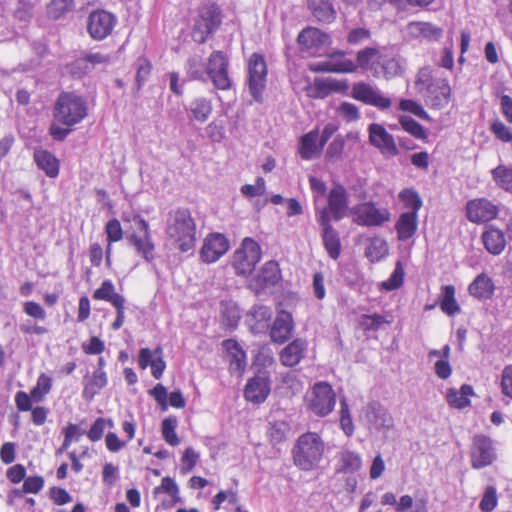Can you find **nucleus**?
Returning a JSON list of instances; mask_svg holds the SVG:
<instances>
[{
	"mask_svg": "<svg viewBox=\"0 0 512 512\" xmlns=\"http://www.w3.org/2000/svg\"><path fill=\"white\" fill-rule=\"evenodd\" d=\"M321 238L328 256L337 260L341 254V240L338 231L335 228L322 230Z\"/></svg>",
	"mask_w": 512,
	"mask_h": 512,
	"instance_id": "obj_41",
	"label": "nucleus"
},
{
	"mask_svg": "<svg viewBox=\"0 0 512 512\" xmlns=\"http://www.w3.org/2000/svg\"><path fill=\"white\" fill-rule=\"evenodd\" d=\"M335 470L338 474L347 477L360 475L363 468V460L360 453L348 447H343L336 455Z\"/></svg>",
	"mask_w": 512,
	"mask_h": 512,
	"instance_id": "obj_17",
	"label": "nucleus"
},
{
	"mask_svg": "<svg viewBox=\"0 0 512 512\" xmlns=\"http://www.w3.org/2000/svg\"><path fill=\"white\" fill-rule=\"evenodd\" d=\"M105 233L109 243L121 240L123 237V230L119 220L116 218L109 220L105 226Z\"/></svg>",
	"mask_w": 512,
	"mask_h": 512,
	"instance_id": "obj_60",
	"label": "nucleus"
},
{
	"mask_svg": "<svg viewBox=\"0 0 512 512\" xmlns=\"http://www.w3.org/2000/svg\"><path fill=\"white\" fill-rule=\"evenodd\" d=\"M498 504L497 490L494 486L489 485L483 492L482 499L479 503V509L482 512L493 511Z\"/></svg>",
	"mask_w": 512,
	"mask_h": 512,
	"instance_id": "obj_55",
	"label": "nucleus"
},
{
	"mask_svg": "<svg viewBox=\"0 0 512 512\" xmlns=\"http://www.w3.org/2000/svg\"><path fill=\"white\" fill-rule=\"evenodd\" d=\"M73 7V0H52L48 5V13L53 18H59Z\"/></svg>",
	"mask_w": 512,
	"mask_h": 512,
	"instance_id": "obj_61",
	"label": "nucleus"
},
{
	"mask_svg": "<svg viewBox=\"0 0 512 512\" xmlns=\"http://www.w3.org/2000/svg\"><path fill=\"white\" fill-rule=\"evenodd\" d=\"M364 415L370 428L376 431H388L394 425L388 409L377 401L370 402L364 409Z\"/></svg>",
	"mask_w": 512,
	"mask_h": 512,
	"instance_id": "obj_19",
	"label": "nucleus"
},
{
	"mask_svg": "<svg viewBox=\"0 0 512 512\" xmlns=\"http://www.w3.org/2000/svg\"><path fill=\"white\" fill-rule=\"evenodd\" d=\"M294 322L291 313L280 310L270 328V337L274 343L283 344L292 336Z\"/></svg>",
	"mask_w": 512,
	"mask_h": 512,
	"instance_id": "obj_24",
	"label": "nucleus"
},
{
	"mask_svg": "<svg viewBox=\"0 0 512 512\" xmlns=\"http://www.w3.org/2000/svg\"><path fill=\"white\" fill-rule=\"evenodd\" d=\"M390 322L381 314H364L361 316V327L366 332H376L382 328L384 324H389Z\"/></svg>",
	"mask_w": 512,
	"mask_h": 512,
	"instance_id": "obj_52",
	"label": "nucleus"
},
{
	"mask_svg": "<svg viewBox=\"0 0 512 512\" xmlns=\"http://www.w3.org/2000/svg\"><path fill=\"white\" fill-rule=\"evenodd\" d=\"M136 66V77H135V86L136 90L139 91L145 82L148 80V77L151 73V63L148 59L144 57H140L135 62Z\"/></svg>",
	"mask_w": 512,
	"mask_h": 512,
	"instance_id": "obj_53",
	"label": "nucleus"
},
{
	"mask_svg": "<svg viewBox=\"0 0 512 512\" xmlns=\"http://www.w3.org/2000/svg\"><path fill=\"white\" fill-rule=\"evenodd\" d=\"M502 393L512 399V365L506 366L501 376Z\"/></svg>",
	"mask_w": 512,
	"mask_h": 512,
	"instance_id": "obj_64",
	"label": "nucleus"
},
{
	"mask_svg": "<svg viewBox=\"0 0 512 512\" xmlns=\"http://www.w3.org/2000/svg\"><path fill=\"white\" fill-rule=\"evenodd\" d=\"M405 271L401 261H397L390 277L381 283V289L394 291L400 288L404 282Z\"/></svg>",
	"mask_w": 512,
	"mask_h": 512,
	"instance_id": "obj_49",
	"label": "nucleus"
},
{
	"mask_svg": "<svg viewBox=\"0 0 512 512\" xmlns=\"http://www.w3.org/2000/svg\"><path fill=\"white\" fill-rule=\"evenodd\" d=\"M117 17L106 10L92 11L87 20V32L94 40L100 41L111 35L116 24Z\"/></svg>",
	"mask_w": 512,
	"mask_h": 512,
	"instance_id": "obj_14",
	"label": "nucleus"
},
{
	"mask_svg": "<svg viewBox=\"0 0 512 512\" xmlns=\"http://www.w3.org/2000/svg\"><path fill=\"white\" fill-rule=\"evenodd\" d=\"M495 289L492 278L482 272L469 284L468 293L479 301H487L493 297Z\"/></svg>",
	"mask_w": 512,
	"mask_h": 512,
	"instance_id": "obj_26",
	"label": "nucleus"
},
{
	"mask_svg": "<svg viewBox=\"0 0 512 512\" xmlns=\"http://www.w3.org/2000/svg\"><path fill=\"white\" fill-rule=\"evenodd\" d=\"M347 87L346 84L332 79L316 78L314 83L307 88V95L314 99H324L333 91H342Z\"/></svg>",
	"mask_w": 512,
	"mask_h": 512,
	"instance_id": "obj_32",
	"label": "nucleus"
},
{
	"mask_svg": "<svg viewBox=\"0 0 512 512\" xmlns=\"http://www.w3.org/2000/svg\"><path fill=\"white\" fill-rule=\"evenodd\" d=\"M485 249L492 255H499L506 246V238L504 232L495 227L488 225L481 236Z\"/></svg>",
	"mask_w": 512,
	"mask_h": 512,
	"instance_id": "obj_27",
	"label": "nucleus"
},
{
	"mask_svg": "<svg viewBox=\"0 0 512 512\" xmlns=\"http://www.w3.org/2000/svg\"><path fill=\"white\" fill-rule=\"evenodd\" d=\"M369 142L372 146L379 149L383 154L397 155L398 149L393 136L378 123H371L368 127Z\"/></svg>",
	"mask_w": 512,
	"mask_h": 512,
	"instance_id": "obj_21",
	"label": "nucleus"
},
{
	"mask_svg": "<svg viewBox=\"0 0 512 512\" xmlns=\"http://www.w3.org/2000/svg\"><path fill=\"white\" fill-rule=\"evenodd\" d=\"M229 249L228 239L221 233L206 236L200 250V257L205 263L218 261Z\"/></svg>",
	"mask_w": 512,
	"mask_h": 512,
	"instance_id": "obj_18",
	"label": "nucleus"
},
{
	"mask_svg": "<svg viewBox=\"0 0 512 512\" xmlns=\"http://www.w3.org/2000/svg\"><path fill=\"white\" fill-rule=\"evenodd\" d=\"M260 259V245L254 239L246 237L233 255V266L236 274L241 276L250 274Z\"/></svg>",
	"mask_w": 512,
	"mask_h": 512,
	"instance_id": "obj_8",
	"label": "nucleus"
},
{
	"mask_svg": "<svg viewBox=\"0 0 512 512\" xmlns=\"http://www.w3.org/2000/svg\"><path fill=\"white\" fill-rule=\"evenodd\" d=\"M93 299L109 302L116 310V318L111 324L114 331L119 330L125 322V298L115 292V286L111 280H104L100 287L93 293Z\"/></svg>",
	"mask_w": 512,
	"mask_h": 512,
	"instance_id": "obj_12",
	"label": "nucleus"
},
{
	"mask_svg": "<svg viewBox=\"0 0 512 512\" xmlns=\"http://www.w3.org/2000/svg\"><path fill=\"white\" fill-rule=\"evenodd\" d=\"M418 229V214L415 212H402L396 223L395 230L399 241L405 242L411 239Z\"/></svg>",
	"mask_w": 512,
	"mask_h": 512,
	"instance_id": "obj_29",
	"label": "nucleus"
},
{
	"mask_svg": "<svg viewBox=\"0 0 512 512\" xmlns=\"http://www.w3.org/2000/svg\"><path fill=\"white\" fill-rule=\"evenodd\" d=\"M108 61V57L101 53H87L83 58L78 59L74 63V68L81 69V73H86L90 67L89 64L95 65V64H102Z\"/></svg>",
	"mask_w": 512,
	"mask_h": 512,
	"instance_id": "obj_54",
	"label": "nucleus"
},
{
	"mask_svg": "<svg viewBox=\"0 0 512 512\" xmlns=\"http://www.w3.org/2000/svg\"><path fill=\"white\" fill-rule=\"evenodd\" d=\"M308 7L317 21L331 23L336 18V10L331 0H307Z\"/></svg>",
	"mask_w": 512,
	"mask_h": 512,
	"instance_id": "obj_37",
	"label": "nucleus"
},
{
	"mask_svg": "<svg viewBox=\"0 0 512 512\" xmlns=\"http://www.w3.org/2000/svg\"><path fill=\"white\" fill-rule=\"evenodd\" d=\"M353 221L360 226L378 227L390 221L391 213L385 207H377L374 202H363L352 209Z\"/></svg>",
	"mask_w": 512,
	"mask_h": 512,
	"instance_id": "obj_11",
	"label": "nucleus"
},
{
	"mask_svg": "<svg viewBox=\"0 0 512 512\" xmlns=\"http://www.w3.org/2000/svg\"><path fill=\"white\" fill-rule=\"evenodd\" d=\"M281 279L282 274L278 262L270 260L263 264L260 270L250 279L248 288L259 296L274 288Z\"/></svg>",
	"mask_w": 512,
	"mask_h": 512,
	"instance_id": "obj_10",
	"label": "nucleus"
},
{
	"mask_svg": "<svg viewBox=\"0 0 512 512\" xmlns=\"http://www.w3.org/2000/svg\"><path fill=\"white\" fill-rule=\"evenodd\" d=\"M267 82V65L263 55L253 53L247 65V85L254 101H263V92Z\"/></svg>",
	"mask_w": 512,
	"mask_h": 512,
	"instance_id": "obj_7",
	"label": "nucleus"
},
{
	"mask_svg": "<svg viewBox=\"0 0 512 512\" xmlns=\"http://www.w3.org/2000/svg\"><path fill=\"white\" fill-rule=\"evenodd\" d=\"M177 425L178 421L175 416L166 417L161 424L162 437L171 446H177L180 442L176 434Z\"/></svg>",
	"mask_w": 512,
	"mask_h": 512,
	"instance_id": "obj_50",
	"label": "nucleus"
},
{
	"mask_svg": "<svg viewBox=\"0 0 512 512\" xmlns=\"http://www.w3.org/2000/svg\"><path fill=\"white\" fill-rule=\"evenodd\" d=\"M199 459V454L191 447L185 449L182 458L180 469L183 473L191 471Z\"/></svg>",
	"mask_w": 512,
	"mask_h": 512,
	"instance_id": "obj_62",
	"label": "nucleus"
},
{
	"mask_svg": "<svg viewBox=\"0 0 512 512\" xmlns=\"http://www.w3.org/2000/svg\"><path fill=\"white\" fill-rule=\"evenodd\" d=\"M34 161L38 169L49 178H56L59 174V160L50 151L38 148L34 150Z\"/></svg>",
	"mask_w": 512,
	"mask_h": 512,
	"instance_id": "obj_30",
	"label": "nucleus"
},
{
	"mask_svg": "<svg viewBox=\"0 0 512 512\" xmlns=\"http://www.w3.org/2000/svg\"><path fill=\"white\" fill-rule=\"evenodd\" d=\"M399 65L395 59L378 56L370 67L373 75L377 78H390L397 73Z\"/></svg>",
	"mask_w": 512,
	"mask_h": 512,
	"instance_id": "obj_43",
	"label": "nucleus"
},
{
	"mask_svg": "<svg viewBox=\"0 0 512 512\" xmlns=\"http://www.w3.org/2000/svg\"><path fill=\"white\" fill-rule=\"evenodd\" d=\"M88 115L86 99L74 92H61L53 107L54 121L49 127V133L56 141H63L72 132V128L81 123Z\"/></svg>",
	"mask_w": 512,
	"mask_h": 512,
	"instance_id": "obj_1",
	"label": "nucleus"
},
{
	"mask_svg": "<svg viewBox=\"0 0 512 512\" xmlns=\"http://www.w3.org/2000/svg\"><path fill=\"white\" fill-rule=\"evenodd\" d=\"M388 254L387 242L382 238H373L366 248L365 255L371 262H378Z\"/></svg>",
	"mask_w": 512,
	"mask_h": 512,
	"instance_id": "obj_48",
	"label": "nucleus"
},
{
	"mask_svg": "<svg viewBox=\"0 0 512 512\" xmlns=\"http://www.w3.org/2000/svg\"><path fill=\"white\" fill-rule=\"evenodd\" d=\"M321 151L318 129H313L300 137L298 153L303 160H311Z\"/></svg>",
	"mask_w": 512,
	"mask_h": 512,
	"instance_id": "obj_31",
	"label": "nucleus"
},
{
	"mask_svg": "<svg viewBox=\"0 0 512 512\" xmlns=\"http://www.w3.org/2000/svg\"><path fill=\"white\" fill-rule=\"evenodd\" d=\"M498 207L488 199L479 198L468 201L466 214L473 223L487 222L497 217Z\"/></svg>",
	"mask_w": 512,
	"mask_h": 512,
	"instance_id": "obj_20",
	"label": "nucleus"
},
{
	"mask_svg": "<svg viewBox=\"0 0 512 512\" xmlns=\"http://www.w3.org/2000/svg\"><path fill=\"white\" fill-rule=\"evenodd\" d=\"M399 123L403 130L411 134L413 137L421 140L427 138V132L425 128L411 116H400Z\"/></svg>",
	"mask_w": 512,
	"mask_h": 512,
	"instance_id": "obj_51",
	"label": "nucleus"
},
{
	"mask_svg": "<svg viewBox=\"0 0 512 512\" xmlns=\"http://www.w3.org/2000/svg\"><path fill=\"white\" fill-rule=\"evenodd\" d=\"M402 111L410 112L422 120H430L428 113L422 105L412 99H402L399 104Z\"/></svg>",
	"mask_w": 512,
	"mask_h": 512,
	"instance_id": "obj_59",
	"label": "nucleus"
},
{
	"mask_svg": "<svg viewBox=\"0 0 512 512\" xmlns=\"http://www.w3.org/2000/svg\"><path fill=\"white\" fill-rule=\"evenodd\" d=\"M446 398L449 405L457 409H462L470 405L469 398H466L460 391L454 388L447 391Z\"/></svg>",
	"mask_w": 512,
	"mask_h": 512,
	"instance_id": "obj_63",
	"label": "nucleus"
},
{
	"mask_svg": "<svg viewBox=\"0 0 512 512\" xmlns=\"http://www.w3.org/2000/svg\"><path fill=\"white\" fill-rule=\"evenodd\" d=\"M207 79H210L218 90H229L232 79L229 75V58L222 51H213L207 61Z\"/></svg>",
	"mask_w": 512,
	"mask_h": 512,
	"instance_id": "obj_9",
	"label": "nucleus"
},
{
	"mask_svg": "<svg viewBox=\"0 0 512 512\" xmlns=\"http://www.w3.org/2000/svg\"><path fill=\"white\" fill-rule=\"evenodd\" d=\"M407 31L413 38L430 42L438 41L443 35V30L430 22H410Z\"/></svg>",
	"mask_w": 512,
	"mask_h": 512,
	"instance_id": "obj_28",
	"label": "nucleus"
},
{
	"mask_svg": "<svg viewBox=\"0 0 512 512\" xmlns=\"http://www.w3.org/2000/svg\"><path fill=\"white\" fill-rule=\"evenodd\" d=\"M470 456L473 468L479 469L491 465L497 456L492 439L483 434L475 435Z\"/></svg>",
	"mask_w": 512,
	"mask_h": 512,
	"instance_id": "obj_15",
	"label": "nucleus"
},
{
	"mask_svg": "<svg viewBox=\"0 0 512 512\" xmlns=\"http://www.w3.org/2000/svg\"><path fill=\"white\" fill-rule=\"evenodd\" d=\"M378 50L374 47H366L357 53V64L350 59H327L317 64L315 70L321 72L351 73L357 67L367 69L378 57Z\"/></svg>",
	"mask_w": 512,
	"mask_h": 512,
	"instance_id": "obj_5",
	"label": "nucleus"
},
{
	"mask_svg": "<svg viewBox=\"0 0 512 512\" xmlns=\"http://www.w3.org/2000/svg\"><path fill=\"white\" fill-rule=\"evenodd\" d=\"M106 425L113 427V421L102 417L97 418L87 432L89 440L92 442L99 441L103 437Z\"/></svg>",
	"mask_w": 512,
	"mask_h": 512,
	"instance_id": "obj_58",
	"label": "nucleus"
},
{
	"mask_svg": "<svg viewBox=\"0 0 512 512\" xmlns=\"http://www.w3.org/2000/svg\"><path fill=\"white\" fill-rule=\"evenodd\" d=\"M325 450L321 436L315 432H306L299 436L292 450L294 464L303 471L318 467Z\"/></svg>",
	"mask_w": 512,
	"mask_h": 512,
	"instance_id": "obj_3",
	"label": "nucleus"
},
{
	"mask_svg": "<svg viewBox=\"0 0 512 512\" xmlns=\"http://www.w3.org/2000/svg\"><path fill=\"white\" fill-rule=\"evenodd\" d=\"M129 240L136 248L138 254H140L146 262L153 261L155 245L152 241L151 234L141 236L133 233Z\"/></svg>",
	"mask_w": 512,
	"mask_h": 512,
	"instance_id": "obj_42",
	"label": "nucleus"
},
{
	"mask_svg": "<svg viewBox=\"0 0 512 512\" xmlns=\"http://www.w3.org/2000/svg\"><path fill=\"white\" fill-rule=\"evenodd\" d=\"M212 101L204 96L195 97L186 106V111L191 120L204 123L212 113Z\"/></svg>",
	"mask_w": 512,
	"mask_h": 512,
	"instance_id": "obj_33",
	"label": "nucleus"
},
{
	"mask_svg": "<svg viewBox=\"0 0 512 512\" xmlns=\"http://www.w3.org/2000/svg\"><path fill=\"white\" fill-rule=\"evenodd\" d=\"M327 207L332 210L333 221L339 222L346 216L348 208V193L341 184H336L329 191Z\"/></svg>",
	"mask_w": 512,
	"mask_h": 512,
	"instance_id": "obj_25",
	"label": "nucleus"
},
{
	"mask_svg": "<svg viewBox=\"0 0 512 512\" xmlns=\"http://www.w3.org/2000/svg\"><path fill=\"white\" fill-rule=\"evenodd\" d=\"M440 308L448 316H454L460 312V306L455 299L454 286L446 285L442 288Z\"/></svg>",
	"mask_w": 512,
	"mask_h": 512,
	"instance_id": "obj_46",
	"label": "nucleus"
},
{
	"mask_svg": "<svg viewBox=\"0 0 512 512\" xmlns=\"http://www.w3.org/2000/svg\"><path fill=\"white\" fill-rule=\"evenodd\" d=\"M168 239L182 253L193 252L196 244V224L186 208L169 212L166 229Z\"/></svg>",
	"mask_w": 512,
	"mask_h": 512,
	"instance_id": "obj_2",
	"label": "nucleus"
},
{
	"mask_svg": "<svg viewBox=\"0 0 512 512\" xmlns=\"http://www.w3.org/2000/svg\"><path fill=\"white\" fill-rule=\"evenodd\" d=\"M138 365L142 370L150 366L151 374L155 379H160L166 369L164 359L153 358L152 351L149 348H141L139 350Z\"/></svg>",
	"mask_w": 512,
	"mask_h": 512,
	"instance_id": "obj_36",
	"label": "nucleus"
},
{
	"mask_svg": "<svg viewBox=\"0 0 512 512\" xmlns=\"http://www.w3.org/2000/svg\"><path fill=\"white\" fill-rule=\"evenodd\" d=\"M398 198L403 203L404 207L409 209L407 212H415V214H418L423 204L418 192L413 188L401 190L398 194Z\"/></svg>",
	"mask_w": 512,
	"mask_h": 512,
	"instance_id": "obj_47",
	"label": "nucleus"
},
{
	"mask_svg": "<svg viewBox=\"0 0 512 512\" xmlns=\"http://www.w3.org/2000/svg\"><path fill=\"white\" fill-rule=\"evenodd\" d=\"M222 347L227 354L229 362V372L231 375L242 376L245 372L246 352L235 339H226L222 342Z\"/></svg>",
	"mask_w": 512,
	"mask_h": 512,
	"instance_id": "obj_22",
	"label": "nucleus"
},
{
	"mask_svg": "<svg viewBox=\"0 0 512 512\" xmlns=\"http://www.w3.org/2000/svg\"><path fill=\"white\" fill-rule=\"evenodd\" d=\"M290 424L285 420L270 421L267 428V436L273 446L284 443L290 433Z\"/></svg>",
	"mask_w": 512,
	"mask_h": 512,
	"instance_id": "obj_40",
	"label": "nucleus"
},
{
	"mask_svg": "<svg viewBox=\"0 0 512 512\" xmlns=\"http://www.w3.org/2000/svg\"><path fill=\"white\" fill-rule=\"evenodd\" d=\"M327 35L317 28L303 29L297 38L299 45L307 50L317 49L325 43Z\"/></svg>",
	"mask_w": 512,
	"mask_h": 512,
	"instance_id": "obj_39",
	"label": "nucleus"
},
{
	"mask_svg": "<svg viewBox=\"0 0 512 512\" xmlns=\"http://www.w3.org/2000/svg\"><path fill=\"white\" fill-rule=\"evenodd\" d=\"M490 131L496 139L503 143L512 142V130L506 126L500 119L495 118L490 123Z\"/></svg>",
	"mask_w": 512,
	"mask_h": 512,
	"instance_id": "obj_56",
	"label": "nucleus"
},
{
	"mask_svg": "<svg viewBox=\"0 0 512 512\" xmlns=\"http://www.w3.org/2000/svg\"><path fill=\"white\" fill-rule=\"evenodd\" d=\"M491 175L499 188L512 193V166L500 164L491 170Z\"/></svg>",
	"mask_w": 512,
	"mask_h": 512,
	"instance_id": "obj_45",
	"label": "nucleus"
},
{
	"mask_svg": "<svg viewBox=\"0 0 512 512\" xmlns=\"http://www.w3.org/2000/svg\"><path fill=\"white\" fill-rule=\"evenodd\" d=\"M271 391L270 379L264 374L255 375L250 378L244 388V397L254 404L263 403Z\"/></svg>",
	"mask_w": 512,
	"mask_h": 512,
	"instance_id": "obj_23",
	"label": "nucleus"
},
{
	"mask_svg": "<svg viewBox=\"0 0 512 512\" xmlns=\"http://www.w3.org/2000/svg\"><path fill=\"white\" fill-rule=\"evenodd\" d=\"M350 96L357 101L382 111L389 109L392 105L389 97L385 96L377 87L364 81L355 82L352 85Z\"/></svg>",
	"mask_w": 512,
	"mask_h": 512,
	"instance_id": "obj_13",
	"label": "nucleus"
},
{
	"mask_svg": "<svg viewBox=\"0 0 512 512\" xmlns=\"http://www.w3.org/2000/svg\"><path fill=\"white\" fill-rule=\"evenodd\" d=\"M306 342L302 339H295L289 343L280 353V361L284 366L293 367L304 357Z\"/></svg>",
	"mask_w": 512,
	"mask_h": 512,
	"instance_id": "obj_35",
	"label": "nucleus"
},
{
	"mask_svg": "<svg viewBox=\"0 0 512 512\" xmlns=\"http://www.w3.org/2000/svg\"><path fill=\"white\" fill-rule=\"evenodd\" d=\"M222 21L221 10L216 4L203 7L199 14V20L195 24V32L200 34V43H204L208 36L212 35Z\"/></svg>",
	"mask_w": 512,
	"mask_h": 512,
	"instance_id": "obj_16",
	"label": "nucleus"
},
{
	"mask_svg": "<svg viewBox=\"0 0 512 512\" xmlns=\"http://www.w3.org/2000/svg\"><path fill=\"white\" fill-rule=\"evenodd\" d=\"M186 73L192 80L207 81V62L205 63L202 56L192 55L186 62Z\"/></svg>",
	"mask_w": 512,
	"mask_h": 512,
	"instance_id": "obj_44",
	"label": "nucleus"
},
{
	"mask_svg": "<svg viewBox=\"0 0 512 512\" xmlns=\"http://www.w3.org/2000/svg\"><path fill=\"white\" fill-rule=\"evenodd\" d=\"M336 404V393L325 381L316 382L307 395V409L318 417L330 414Z\"/></svg>",
	"mask_w": 512,
	"mask_h": 512,
	"instance_id": "obj_6",
	"label": "nucleus"
},
{
	"mask_svg": "<svg viewBox=\"0 0 512 512\" xmlns=\"http://www.w3.org/2000/svg\"><path fill=\"white\" fill-rule=\"evenodd\" d=\"M272 310L265 305H254L248 314V322L253 333H261L269 327Z\"/></svg>",
	"mask_w": 512,
	"mask_h": 512,
	"instance_id": "obj_34",
	"label": "nucleus"
},
{
	"mask_svg": "<svg viewBox=\"0 0 512 512\" xmlns=\"http://www.w3.org/2000/svg\"><path fill=\"white\" fill-rule=\"evenodd\" d=\"M416 86L420 92H424L427 106L434 110H441L449 104L451 87L446 78L432 77L427 68L419 71Z\"/></svg>",
	"mask_w": 512,
	"mask_h": 512,
	"instance_id": "obj_4",
	"label": "nucleus"
},
{
	"mask_svg": "<svg viewBox=\"0 0 512 512\" xmlns=\"http://www.w3.org/2000/svg\"><path fill=\"white\" fill-rule=\"evenodd\" d=\"M108 383L105 371L95 370L91 377H84L83 397L92 400Z\"/></svg>",
	"mask_w": 512,
	"mask_h": 512,
	"instance_id": "obj_38",
	"label": "nucleus"
},
{
	"mask_svg": "<svg viewBox=\"0 0 512 512\" xmlns=\"http://www.w3.org/2000/svg\"><path fill=\"white\" fill-rule=\"evenodd\" d=\"M337 114L347 123L355 122L360 119L359 108L350 102H341L336 109Z\"/></svg>",
	"mask_w": 512,
	"mask_h": 512,
	"instance_id": "obj_57",
	"label": "nucleus"
}]
</instances>
